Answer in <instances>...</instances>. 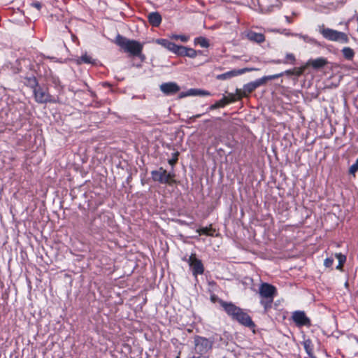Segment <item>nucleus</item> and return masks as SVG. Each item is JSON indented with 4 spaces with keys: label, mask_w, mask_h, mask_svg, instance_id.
<instances>
[{
    "label": "nucleus",
    "mask_w": 358,
    "mask_h": 358,
    "mask_svg": "<svg viewBox=\"0 0 358 358\" xmlns=\"http://www.w3.org/2000/svg\"><path fill=\"white\" fill-rule=\"evenodd\" d=\"M220 304L227 313L234 320H237L244 326L248 327H254L255 324L252 321L251 317L247 313H244L241 308L236 306L231 303H227L222 301L220 302Z\"/></svg>",
    "instance_id": "obj_1"
},
{
    "label": "nucleus",
    "mask_w": 358,
    "mask_h": 358,
    "mask_svg": "<svg viewBox=\"0 0 358 358\" xmlns=\"http://www.w3.org/2000/svg\"><path fill=\"white\" fill-rule=\"evenodd\" d=\"M259 294L261 296V304L264 307L265 310H267L271 307L274 297L277 294L276 288L268 283H262L259 289Z\"/></svg>",
    "instance_id": "obj_2"
},
{
    "label": "nucleus",
    "mask_w": 358,
    "mask_h": 358,
    "mask_svg": "<svg viewBox=\"0 0 358 358\" xmlns=\"http://www.w3.org/2000/svg\"><path fill=\"white\" fill-rule=\"evenodd\" d=\"M116 43L124 49L125 52L135 56L139 55L143 50V45L139 42L129 40L120 36L117 37Z\"/></svg>",
    "instance_id": "obj_3"
},
{
    "label": "nucleus",
    "mask_w": 358,
    "mask_h": 358,
    "mask_svg": "<svg viewBox=\"0 0 358 358\" xmlns=\"http://www.w3.org/2000/svg\"><path fill=\"white\" fill-rule=\"evenodd\" d=\"M320 33L325 38L329 41H338L341 43H347L348 41V36L343 32L327 28L322 29L320 31Z\"/></svg>",
    "instance_id": "obj_4"
},
{
    "label": "nucleus",
    "mask_w": 358,
    "mask_h": 358,
    "mask_svg": "<svg viewBox=\"0 0 358 358\" xmlns=\"http://www.w3.org/2000/svg\"><path fill=\"white\" fill-rule=\"evenodd\" d=\"M282 74L283 73H282L279 74L264 76L260 79L247 83L243 86V88L245 89V93L250 94L257 87L264 85L268 80L278 78L279 77L282 76Z\"/></svg>",
    "instance_id": "obj_5"
},
{
    "label": "nucleus",
    "mask_w": 358,
    "mask_h": 358,
    "mask_svg": "<svg viewBox=\"0 0 358 358\" xmlns=\"http://www.w3.org/2000/svg\"><path fill=\"white\" fill-rule=\"evenodd\" d=\"M152 177L155 181L166 184L173 182L174 174L167 173L163 168H159L156 171H152Z\"/></svg>",
    "instance_id": "obj_6"
},
{
    "label": "nucleus",
    "mask_w": 358,
    "mask_h": 358,
    "mask_svg": "<svg viewBox=\"0 0 358 358\" xmlns=\"http://www.w3.org/2000/svg\"><path fill=\"white\" fill-rule=\"evenodd\" d=\"M195 350L202 355L211 348V343L206 338L197 336L194 340Z\"/></svg>",
    "instance_id": "obj_7"
},
{
    "label": "nucleus",
    "mask_w": 358,
    "mask_h": 358,
    "mask_svg": "<svg viewBox=\"0 0 358 358\" xmlns=\"http://www.w3.org/2000/svg\"><path fill=\"white\" fill-rule=\"evenodd\" d=\"M189 265L192 271L194 276L203 273L204 268L201 260L196 257V255L192 254L188 259Z\"/></svg>",
    "instance_id": "obj_8"
},
{
    "label": "nucleus",
    "mask_w": 358,
    "mask_h": 358,
    "mask_svg": "<svg viewBox=\"0 0 358 358\" xmlns=\"http://www.w3.org/2000/svg\"><path fill=\"white\" fill-rule=\"evenodd\" d=\"M34 96L37 102L43 103L46 102L54 101V99L48 94L46 90L41 87H36L34 89Z\"/></svg>",
    "instance_id": "obj_9"
},
{
    "label": "nucleus",
    "mask_w": 358,
    "mask_h": 358,
    "mask_svg": "<svg viewBox=\"0 0 358 358\" xmlns=\"http://www.w3.org/2000/svg\"><path fill=\"white\" fill-rule=\"evenodd\" d=\"M292 319L298 326H309L310 321L303 311H295L292 314Z\"/></svg>",
    "instance_id": "obj_10"
},
{
    "label": "nucleus",
    "mask_w": 358,
    "mask_h": 358,
    "mask_svg": "<svg viewBox=\"0 0 358 358\" xmlns=\"http://www.w3.org/2000/svg\"><path fill=\"white\" fill-rule=\"evenodd\" d=\"M160 90L166 95H172L178 92L180 88L176 83L169 82L162 83Z\"/></svg>",
    "instance_id": "obj_11"
},
{
    "label": "nucleus",
    "mask_w": 358,
    "mask_h": 358,
    "mask_svg": "<svg viewBox=\"0 0 358 358\" xmlns=\"http://www.w3.org/2000/svg\"><path fill=\"white\" fill-rule=\"evenodd\" d=\"M254 70L253 69H248V68H245V69H239V70H232V71H228V72H226L224 73H222V74H220V75H217V80H227V79H230L233 77H235V76H237L238 75H241L245 72H248V71H251Z\"/></svg>",
    "instance_id": "obj_12"
},
{
    "label": "nucleus",
    "mask_w": 358,
    "mask_h": 358,
    "mask_svg": "<svg viewBox=\"0 0 358 358\" xmlns=\"http://www.w3.org/2000/svg\"><path fill=\"white\" fill-rule=\"evenodd\" d=\"M236 101V97L234 94H231L229 96H224L222 99L211 105L209 108L210 110H215L218 108H222L231 102Z\"/></svg>",
    "instance_id": "obj_13"
},
{
    "label": "nucleus",
    "mask_w": 358,
    "mask_h": 358,
    "mask_svg": "<svg viewBox=\"0 0 358 358\" xmlns=\"http://www.w3.org/2000/svg\"><path fill=\"white\" fill-rule=\"evenodd\" d=\"M246 36L249 41L257 43H262L265 41V36L261 33L250 31L247 33Z\"/></svg>",
    "instance_id": "obj_14"
},
{
    "label": "nucleus",
    "mask_w": 358,
    "mask_h": 358,
    "mask_svg": "<svg viewBox=\"0 0 358 358\" xmlns=\"http://www.w3.org/2000/svg\"><path fill=\"white\" fill-rule=\"evenodd\" d=\"M148 17L150 24L153 27H158L162 22V16L157 12L150 13Z\"/></svg>",
    "instance_id": "obj_15"
},
{
    "label": "nucleus",
    "mask_w": 358,
    "mask_h": 358,
    "mask_svg": "<svg viewBox=\"0 0 358 358\" xmlns=\"http://www.w3.org/2000/svg\"><path fill=\"white\" fill-rule=\"evenodd\" d=\"M196 55L197 53L195 50L181 45L178 56H187L190 58H194Z\"/></svg>",
    "instance_id": "obj_16"
},
{
    "label": "nucleus",
    "mask_w": 358,
    "mask_h": 358,
    "mask_svg": "<svg viewBox=\"0 0 358 358\" xmlns=\"http://www.w3.org/2000/svg\"><path fill=\"white\" fill-rule=\"evenodd\" d=\"M275 64H294L296 62V57L292 53H287L285 55V58L283 61L278 59L273 62Z\"/></svg>",
    "instance_id": "obj_17"
},
{
    "label": "nucleus",
    "mask_w": 358,
    "mask_h": 358,
    "mask_svg": "<svg viewBox=\"0 0 358 358\" xmlns=\"http://www.w3.org/2000/svg\"><path fill=\"white\" fill-rule=\"evenodd\" d=\"M327 64V61L323 58H317L313 60H309L307 63L308 65H311L315 69L323 67Z\"/></svg>",
    "instance_id": "obj_18"
},
{
    "label": "nucleus",
    "mask_w": 358,
    "mask_h": 358,
    "mask_svg": "<svg viewBox=\"0 0 358 358\" xmlns=\"http://www.w3.org/2000/svg\"><path fill=\"white\" fill-rule=\"evenodd\" d=\"M306 66H307V65H305V66H303L299 67V68H294V69H291V70H287V71H286L285 72V73L288 75V76L296 75L297 76H301L303 73V71H305Z\"/></svg>",
    "instance_id": "obj_19"
},
{
    "label": "nucleus",
    "mask_w": 358,
    "mask_h": 358,
    "mask_svg": "<svg viewBox=\"0 0 358 358\" xmlns=\"http://www.w3.org/2000/svg\"><path fill=\"white\" fill-rule=\"evenodd\" d=\"M187 95L192 96H210V93L206 90L192 89L187 92Z\"/></svg>",
    "instance_id": "obj_20"
},
{
    "label": "nucleus",
    "mask_w": 358,
    "mask_h": 358,
    "mask_svg": "<svg viewBox=\"0 0 358 358\" xmlns=\"http://www.w3.org/2000/svg\"><path fill=\"white\" fill-rule=\"evenodd\" d=\"M194 44L199 45L202 48H208L209 46V41L207 38L199 36L194 39Z\"/></svg>",
    "instance_id": "obj_21"
},
{
    "label": "nucleus",
    "mask_w": 358,
    "mask_h": 358,
    "mask_svg": "<svg viewBox=\"0 0 358 358\" xmlns=\"http://www.w3.org/2000/svg\"><path fill=\"white\" fill-rule=\"evenodd\" d=\"M180 47H181V45H178L169 41L166 45V48L167 50H169V51L178 55L180 53Z\"/></svg>",
    "instance_id": "obj_22"
},
{
    "label": "nucleus",
    "mask_w": 358,
    "mask_h": 358,
    "mask_svg": "<svg viewBox=\"0 0 358 358\" xmlns=\"http://www.w3.org/2000/svg\"><path fill=\"white\" fill-rule=\"evenodd\" d=\"M77 63L78 64L82 63L93 64L94 61L91 56L88 55L87 54H85L77 59Z\"/></svg>",
    "instance_id": "obj_23"
},
{
    "label": "nucleus",
    "mask_w": 358,
    "mask_h": 358,
    "mask_svg": "<svg viewBox=\"0 0 358 358\" xmlns=\"http://www.w3.org/2000/svg\"><path fill=\"white\" fill-rule=\"evenodd\" d=\"M343 56L347 59H352L354 57L355 52L354 50L348 47L344 48L342 50Z\"/></svg>",
    "instance_id": "obj_24"
},
{
    "label": "nucleus",
    "mask_w": 358,
    "mask_h": 358,
    "mask_svg": "<svg viewBox=\"0 0 358 358\" xmlns=\"http://www.w3.org/2000/svg\"><path fill=\"white\" fill-rule=\"evenodd\" d=\"M336 257L338 260V265L336 266L337 269H341L346 260V257L341 253L336 254Z\"/></svg>",
    "instance_id": "obj_25"
},
{
    "label": "nucleus",
    "mask_w": 358,
    "mask_h": 358,
    "mask_svg": "<svg viewBox=\"0 0 358 358\" xmlns=\"http://www.w3.org/2000/svg\"><path fill=\"white\" fill-rule=\"evenodd\" d=\"M214 231H215L213 230V229L211 227H203V228L197 229V232L199 234H205L207 236H213L212 232H214Z\"/></svg>",
    "instance_id": "obj_26"
},
{
    "label": "nucleus",
    "mask_w": 358,
    "mask_h": 358,
    "mask_svg": "<svg viewBox=\"0 0 358 358\" xmlns=\"http://www.w3.org/2000/svg\"><path fill=\"white\" fill-rule=\"evenodd\" d=\"M170 38L173 40H180L182 42L185 43L189 41V37L185 35L172 34L170 36Z\"/></svg>",
    "instance_id": "obj_27"
},
{
    "label": "nucleus",
    "mask_w": 358,
    "mask_h": 358,
    "mask_svg": "<svg viewBox=\"0 0 358 358\" xmlns=\"http://www.w3.org/2000/svg\"><path fill=\"white\" fill-rule=\"evenodd\" d=\"M292 36L299 37V38L303 39L306 43H315V40L313 38H312L306 35H302L301 34H292Z\"/></svg>",
    "instance_id": "obj_28"
},
{
    "label": "nucleus",
    "mask_w": 358,
    "mask_h": 358,
    "mask_svg": "<svg viewBox=\"0 0 358 358\" xmlns=\"http://www.w3.org/2000/svg\"><path fill=\"white\" fill-rule=\"evenodd\" d=\"M178 155H179L178 152H173L172 154V158L169 160V164L171 166H174L176 164V162H178Z\"/></svg>",
    "instance_id": "obj_29"
},
{
    "label": "nucleus",
    "mask_w": 358,
    "mask_h": 358,
    "mask_svg": "<svg viewBox=\"0 0 358 358\" xmlns=\"http://www.w3.org/2000/svg\"><path fill=\"white\" fill-rule=\"evenodd\" d=\"M357 171H358V159L356 162L350 167L349 173L355 176Z\"/></svg>",
    "instance_id": "obj_30"
},
{
    "label": "nucleus",
    "mask_w": 358,
    "mask_h": 358,
    "mask_svg": "<svg viewBox=\"0 0 358 358\" xmlns=\"http://www.w3.org/2000/svg\"><path fill=\"white\" fill-rule=\"evenodd\" d=\"M248 93H245V89L243 88L242 90L237 89L236 90V95L238 96V98H236V100L241 99L243 97H245L248 96Z\"/></svg>",
    "instance_id": "obj_31"
},
{
    "label": "nucleus",
    "mask_w": 358,
    "mask_h": 358,
    "mask_svg": "<svg viewBox=\"0 0 358 358\" xmlns=\"http://www.w3.org/2000/svg\"><path fill=\"white\" fill-rule=\"evenodd\" d=\"M169 41L164 38H159L156 41V43L161 45L162 46L166 48L167 44L169 43Z\"/></svg>",
    "instance_id": "obj_32"
},
{
    "label": "nucleus",
    "mask_w": 358,
    "mask_h": 358,
    "mask_svg": "<svg viewBox=\"0 0 358 358\" xmlns=\"http://www.w3.org/2000/svg\"><path fill=\"white\" fill-rule=\"evenodd\" d=\"M334 263V259L332 258H327L324 260V264L326 267L329 268L333 265Z\"/></svg>",
    "instance_id": "obj_33"
},
{
    "label": "nucleus",
    "mask_w": 358,
    "mask_h": 358,
    "mask_svg": "<svg viewBox=\"0 0 358 358\" xmlns=\"http://www.w3.org/2000/svg\"><path fill=\"white\" fill-rule=\"evenodd\" d=\"M31 6L36 8L38 10H40L41 8V4L39 2H34L31 3Z\"/></svg>",
    "instance_id": "obj_34"
},
{
    "label": "nucleus",
    "mask_w": 358,
    "mask_h": 358,
    "mask_svg": "<svg viewBox=\"0 0 358 358\" xmlns=\"http://www.w3.org/2000/svg\"><path fill=\"white\" fill-rule=\"evenodd\" d=\"M187 96V93H186V94L182 93V94H180L179 97H180V98H182V97H185V96Z\"/></svg>",
    "instance_id": "obj_35"
},
{
    "label": "nucleus",
    "mask_w": 358,
    "mask_h": 358,
    "mask_svg": "<svg viewBox=\"0 0 358 358\" xmlns=\"http://www.w3.org/2000/svg\"><path fill=\"white\" fill-rule=\"evenodd\" d=\"M201 116V115L198 114V115H194V116L193 117V118H194V119H195V118H199V117H200Z\"/></svg>",
    "instance_id": "obj_36"
},
{
    "label": "nucleus",
    "mask_w": 358,
    "mask_h": 358,
    "mask_svg": "<svg viewBox=\"0 0 358 358\" xmlns=\"http://www.w3.org/2000/svg\"><path fill=\"white\" fill-rule=\"evenodd\" d=\"M292 34L287 33V35H292Z\"/></svg>",
    "instance_id": "obj_37"
}]
</instances>
